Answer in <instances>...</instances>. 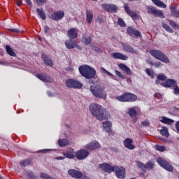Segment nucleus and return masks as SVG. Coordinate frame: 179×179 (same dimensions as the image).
<instances>
[{
	"instance_id": "1",
	"label": "nucleus",
	"mask_w": 179,
	"mask_h": 179,
	"mask_svg": "<svg viewBox=\"0 0 179 179\" xmlns=\"http://www.w3.org/2000/svg\"><path fill=\"white\" fill-rule=\"evenodd\" d=\"M89 110L91 114L96 117L98 121H103L108 118V111L101 106L96 103H92L89 106Z\"/></svg>"
},
{
	"instance_id": "2",
	"label": "nucleus",
	"mask_w": 179,
	"mask_h": 179,
	"mask_svg": "<svg viewBox=\"0 0 179 179\" xmlns=\"http://www.w3.org/2000/svg\"><path fill=\"white\" fill-rule=\"evenodd\" d=\"M78 70L81 76L85 79H94L96 78V70L90 66H80Z\"/></svg>"
},
{
	"instance_id": "3",
	"label": "nucleus",
	"mask_w": 179,
	"mask_h": 179,
	"mask_svg": "<svg viewBox=\"0 0 179 179\" xmlns=\"http://www.w3.org/2000/svg\"><path fill=\"white\" fill-rule=\"evenodd\" d=\"M90 90L94 97H97L98 99L107 98V92H106L104 87L100 85H91Z\"/></svg>"
},
{
	"instance_id": "4",
	"label": "nucleus",
	"mask_w": 179,
	"mask_h": 179,
	"mask_svg": "<svg viewBox=\"0 0 179 179\" xmlns=\"http://www.w3.org/2000/svg\"><path fill=\"white\" fill-rule=\"evenodd\" d=\"M115 99L120 103H134L138 100V96L131 92H124L115 96Z\"/></svg>"
},
{
	"instance_id": "5",
	"label": "nucleus",
	"mask_w": 179,
	"mask_h": 179,
	"mask_svg": "<svg viewBox=\"0 0 179 179\" xmlns=\"http://www.w3.org/2000/svg\"><path fill=\"white\" fill-rule=\"evenodd\" d=\"M150 54L152 57H154V58L159 59V61L164 64H170V59H169L167 55L159 50H150Z\"/></svg>"
},
{
	"instance_id": "6",
	"label": "nucleus",
	"mask_w": 179,
	"mask_h": 179,
	"mask_svg": "<svg viewBox=\"0 0 179 179\" xmlns=\"http://www.w3.org/2000/svg\"><path fill=\"white\" fill-rule=\"evenodd\" d=\"M147 13H148V15H152L155 17H161V19H164L165 17L164 13L162 10H157L152 6L147 7Z\"/></svg>"
},
{
	"instance_id": "7",
	"label": "nucleus",
	"mask_w": 179,
	"mask_h": 179,
	"mask_svg": "<svg viewBox=\"0 0 179 179\" xmlns=\"http://www.w3.org/2000/svg\"><path fill=\"white\" fill-rule=\"evenodd\" d=\"M157 163H158V164H159V166L162 167V169L166 170V171L171 172L173 171V170H174V167L173 166V165H171L170 162H167V160L162 157H159L157 159Z\"/></svg>"
},
{
	"instance_id": "8",
	"label": "nucleus",
	"mask_w": 179,
	"mask_h": 179,
	"mask_svg": "<svg viewBox=\"0 0 179 179\" xmlns=\"http://www.w3.org/2000/svg\"><path fill=\"white\" fill-rule=\"evenodd\" d=\"M66 86L70 89H81L83 84L77 80L68 79L66 81Z\"/></svg>"
},
{
	"instance_id": "9",
	"label": "nucleus",
	"mask_w": 179,
	"mask_h": 179,
	"mask_svg": "<svg viewBox=\"0 0 179 179\" xmlns=\"http://www.w3.org/2000/svg\"><path fill=\"white\" fill-rule=\"evenodd\" d=\"M75 155L77 160H85V159H87V157H89V155H90V152H89V150H87L85 148L78 150L75 152Z\"/></svg>"
},
{
	"instance_id": "10",
	"label": "nucleus",
	"mask_w": 179,
	"mask_h": 179,
	"mask_svg": "<svg viewBox=\"0 0 179 179\" xmlns=\"http://www.w3.org/2000/svg\"><path fill=\"white\" fill-rule=\"evenodd\" d=\"M136 165L143 173H146V170H152V169L155 167V164L150 161L148 162L146 164H144L140 161H137Z\"/></svg>"
},
{
	"instance_id": "11",
	"label": "nucleus",
	"mask_w": 179,
	"mask_h": 179,
	"mask_svg": "<svg viewBox=\"0 0 179 179\" xmlns=\"http://www.w3.org/2000/svg\"><path fill=\"white\" fill-rule=\"evenodd\" d=\"M68 173L71 177L73 178H77V179H89L86 176H83V173L82 171L75 170V169H69L68 171Z\"/></svg>"
},
{
	"instance_id": "12",
	"label": "nucleus",
	"mask_w": 179,
	"mask_h": 179,
	"mask_svg": "<svg viewBox=\"0 0 179 179\" xmlns=\"http://www.w3.org/2000/svg\"><path fill=\"white\" fill-rule=\"evenodd\" d=\"M124 9L128 16H130V17H131L133 20H139V15H138V13H136V12L129 9V5L128 4V3L124 4Z\"/></svg>"
},
{
	"instance_id": "13",
	"label": "nucleus",
	"mask_w": 179,
	"mask_h": 179,
	"mask_svg": "<svg viewBox=\"0 0 179 179\" xmlns=\"http://www.w3.org/2000/svg\"><path fill=\"white\" fill-rule=\"evenodd\" d=\"M65 45L68 50H73V48H77L78 50H82V47L78 44V41L75 39H71L65 41Z\"/></svg>"
},
{
	"instance_id": "14",
	"label": "nucleus",
	"mask_w": 179,
	"mask_h": 179,
	"mask_svg": "<svg viewBox=\"0 0 179 179\" xmlns=\"http://www.w3.org/2000/svg\"><path fill=\"white\" fill-rule=\"evenodd\" d=\"M102 8L108 13H117L118 7L115 4H110L107 3H102Z\"/></svg>"
},
{
	"instance_id": "15",
	"label": "nucleus",
	"mask_w": 179,
	"mask_h": 179,
	"mask_svg": "<svg viewBox=\"0 0 179 179\" xmlns=\"http://www.w3.org/2000/svg\"><path fill=\"white\" fill-rule=\"evenodd\" d=\"M64 16H65V12L60 10L55 11L53 13L50 14V19L52 20H55V22H58V20H62V19H64Z\"/></svg>"
},
{
	"instance_id": "16",
	"label": "nucleus",
	"mask_w": 179,
	"mask_h": 179,
	"mask_svg": "<svg viewBox=\"0 0 179 179\" xmlns=\"http://www.w3.org/2000/svg\"><path fill=\"white\" fill-rule=\"evenodd\" d=\"M115 173L117 178L124 179L125 178L126 172L124 166H115Z\"/></svg>"
},
{
	"instance_id": "17",
	"label": "nucleus",
	"mask_w": 179,
	"mask_h": 179,
	"mask_svg": "<svg viewBox=\"0 0 179 179\" xmlns=\"http://www.w3.org/2000/svg\"><path fill=\"white\" fill-rule=\"evenodd\" d=\"M101 145L96 141H93L92 142L87 144L85 147V149L87 150H97V149H100Z\"/></svg>"
},
{
	"instance_id": "18",
	"label": "nucleus",
	"mask_w": 179,
	"mask_h": 179,
	"mask_svg": "<svg viewBox=\"0 0 179 179\" xmlns=\"http://www.w3.org/2000/svg\"><path fill=\"white\" fill-rule=\"evenodd\" d=\"M103 127L106 130V132L112 136H114V131L111 127H113V123L110 121H106L102 123Z\"/></svg>"
},
{
	"instance_id": "19",
	"label": "nucleus",
	"mask_w": 179,
	"mask_h": 179,
	"mask_svg": "<svg viewBox=\"0 0 179 179\" xmlns=\"http://www.w3.org/2000/svg\"><path fill=\"white\" fill-rule=\"evenodd\" d=\"M127 33L129 36L131 37H141L142 36V34H141V31L136 30L134 27H129L127 29Z\"/></svg>"
},
{
	"instance_id": "20",
	"label": "nucleus",
	"mask_w": 179,
	"mask_h": 179,
	"mask_svg": "<svg viewBox=\"0 0 179 179\" xmlns=\"http://www.w3.org/2000/svg\"><path fill=\"white\" fill-rule=\"evenodd\" d=\"M122 47L126 52H129L130 54H136L138 52V51L129 43H122Z\"/></svg>"
},
{
	"instance_id": "21",
	"label": "nucleus",
	"mask_w": 179,
	"mask_h": 179,
	"mask_svg": "<svg viewBox=\"0 0 179 179\" xmlns=\"http://www.w3.org/2000/svg\"><path fill=\"white\" fill-rule=\"evenodd\" d=\"M177 85V81L174 79H167L166 82L161 83L163 87H174Z\"/></svg>"
},
{
	"instance_id": "22",
	"label": "nucleus",
	"mask_w": 179,
	"mask_h": 179,
	"mask_svg": "<svg viewBox=\"0 0 179 179\" xmlns=\"http://www.w3.org/2000/svg\"><path fill=\"white\" fill-rule=\"evenodd\" d=\"M111 57L114 59H120L121 61H127L128 59V56L118 52L113 53Z\"/></svg>"
},
{
	"instance_id": "23",
	"label": "nucleus",
	"mask_w": 179,
	"mask_h": 179,
	"mask_svg": "<svg viewBox=\"0 0 179 179\" xmlns=\"http://www.w3.org/2000/svg\"><path fill=\"white\" fill-rule=\"evenodd\" d=\"M99 167L102 169V170H104L106 173H113V171L115 170V166H112L108 164H99Z\"/></svg>"
},
{
	"instance_id": "24",
	"label": "nucleus",
	"mask_w": 179,
	"mask_h": 179,
	"mask_svg": "<svg viewBox=\"0 0 179 179\" xmlns=\"http://www.w3.org/2000/svg\"><path fill=\"white\" fill-rule=\"evenodd\" d=\"M128 114L131 118H133L132 122L133 124H136V121H138V117H136L137 112L136 110L134 108H129L128 109Z\"/></svg>"
},
{
	"instance_id": "25",
	"label": "nucleus",
	"mask_w": 179,
	"mask_h": 179,
	"mask_svg": "<svg viewBox=\"0 0 179 179\" xmlns=\"http://www.w3.org/2000/svg\"><path fill=\"white\" fill-rule=\"evenodd\" d=\"M124 148H127V149H129V150H134L135 149V145L132 143H134V140L131 138H126L124 142Z\"/></svg>"
},
{
	"instance_id": "26",
	"label": "nucleus",
	"mask_w": 179,
	"mask_h": 179,
	"mask_svg": "<svg viewBox=\"0 0 179 179\" xmlns=\"http://www.w3.org/2000/svg\"><path fill=\"white\" fill-rule=\"evenodd\" d=\"M36 78L40 79V80H42V82H45L46 83H51V82H52V79H51L50 76H47V74L38 73L36 74Z\"/></svg>"
},
{
	"instance_id": "27",
	"label": "nucleus",
	"mask_w": 179,
	"mask_h": 179,
	"mask_svg": "<svg viewBox=\"0 0 179 179\" xmlns=\"http://www.w3.org/2000/svg\"><path fill=\"white\" fill-rule=\"evenodd\" d=\"M67 36L69 38L75 40L78 38V30L75 28H71L67 31Z\"/></svg>"
},
{
	"instance_id": "28",
	"label": "nucleus",
	"mask_w": 179,
	"mask_h": 179,
	"mask_svg": "<svg viewBox=\"0 0 179 179\" xmlns=\"http://www.w3.org/2000/svg\"><path fill=\"white\" fill-rule=\"evenodd\" d=\"M63 155L65 156L66 159H75V150H73V148H70L66 151L64 152Z\"/></svg>"
},
{
	"instance_id": "29",
	"label": "nucleus",
	"mask_w": 179,
	"mask_h": 179,
	"mask_svg": "<svg viewBox=\"0 0 179 179\" xmlns=\"http://www.w3.org/2000/svg\"><path fill=\"white\" fill-rule=\"evenodd\" d=\"M119 68L121 71H124L126 75L131 76L132 75V71L131 69L128 67L125 64L121 63L119 64Z\"/></svg>"
},
{
	"instance_id": "30",
	"label": "nucleus",
	"mask_w": 179,
	"mask_h": 179,
	"mask_svg": "<svg viewBox=\"0 0 179 179\" xmlns=\"http://www.w3.org/2000/svg\"><path fill=\"white\" fill-rule=\"evenodd\" d=\"M160 122H162V124H166L167 125H173V124H174V120L166 116H162L161 117Z\"/></svg>"
},
{
	"instance_id": "31",
	"label": "nucleus",
	"mask_w": 179,
	"mask_h": 179,
	"mask_svg": "<svg viewBox=\"0 0 179 179\" xmlns=\"http://www.w3.org/2000/svg\"><path fill=\"white\" fill-rule=\"evenodd\" d=\"M36 13L38 16H39V17L42 19V20H45V19H47V15H45V12H44V10L42 8H37Z\"/></svg>"
},
{
	"instance_id": "32",
	"label": "nucleus",
	"mask_w": 179,
	"mask_h": 179,
	"mask_svg": "<svg viewBox=\"0 0 179 179\" xmlns=\"http://www.w3.org/2000/svg\"><path fill=\"white\" fill-rule=\"evenodd\" d=\"M86 20L87 22L90 24L92 23V21L93 20V11L90 10H86Z\"/></svg>"
},
{
	"instance_id": "33",
	"label": "nucleus",
	"mask_w": 179,
	"mask_h": 179,
	"mask_svg": "<svg viewBox=\"0 0 179 179\" xmlns=\"http://www.w3.org/2000/svg\"><path fill=\"white\" fill-rule=\"evenodd\" d=\"M82 43L85 44V45H89L90 43H92V37L88 36H83L82 37Z\"/></svg>"
},
{
	"instance_id": "34",
	"label": "nucleus",
	"mask_w": 179,
	"mask_h": 179,
	"mask_svg": "<svg viewBox=\"0 0 179 179\" xmlns=\"http://www.w3.org/2000/svg\"><path fill=\"white\" fill-rule=\"evenodd\" d=\"M6 51L8 55L10 57H16V53L13 51V49L8 45H6Z\"/></svg>"
},
{
	"instance_id": "35",
	"label": "nucleus",
	"mask_w": 179,
	"mask_h": 179,
	"mask_svg": "<svg viewBox=\"0 0 179 179\" xmlns=\"http://www.w3.org/2000/svg\"><path fill=\"white\" fill-rule=\"evenodd\" d=\"M159 132L162 135V136H165L166 138H169V136L170 135L169 134V129H167V127L164 126L162 127V129Z\"/></svg>"
},
{
	"instance_id": "36",
	"label": "nucleus",
	"mask_w": 179,
	"mask_h": 179,
	"mask_svg": "<svg viewBox=\"0 0 179 179\" xmlns=\"http://www.w3.org/2000/svg\"><path fill=\"white\" fill-rule=\"evenodd\" d=\"M58 143L59 146H60L61 148H64L69 145V141H68L67 139H59Z\"/></svg>"
},
{
	"instance_id": "37",
	"label": "nucleus",
	"mask_w": 179,
	"mask_h": 179,
	"mask_svg": "<svg viewBox=\"0 0 179 179\" xmlns=\"http://www.w3.org/2000/svg\"><path fill=\"white\" fill-rule=\"evenodd\" d=\"M43 62L47 65V66H52L54 65V63H52L51 59L47 56L43 57Z\"/></svg>"
},
{
	"instance_id": "38",
	"label": "nucleus",
	"mask_w": 179,
	"mask_h": 179,
	"mask_svg": "<svg viewBox=\"0 0 179 179\" xmlns=\"http://www.w3.org/2000/svg\"><path fill=\"white\" fill-rule=\"evenodd\" d=\"M162 26L164 29H165L166 31H168V33H174V30L173 29V28L170 27L169 24L162 22Z\"/></svg>"
},
{
	"instance_id": "39",
	"label": "nucleus",
	"mask_w": 179,
	"mask_h": 179,
	"mask_svg": "<svg viewBox=\"0 0 179 179\" xmlns=\"http://www.w3.org/2000/svg\"><path fill=\"white\" fill-rule=\"evenodd\" d=\"M30 164H31V161H30V159H25L20 162V166H22V167H26L30 166Z\"/></svg>"
},
{
	"instance_id": "40",
	"label": "nucleus",
	"mask_w": 179,
	"mask_h": 179,
	"mask_svg": "<svg viewBox=\"0 0 179 179\" xmlns=\"http://www.w3.org/2000/svg\"><path fill=\"white\" fill-rule=\"evenodd\" d=\"M145 73H147V75H148V76L151 77L152 79L155 78V71H153V70L150 69H146Z\"/></svg>"
},
{
	"instance_id": "41",
	"label": "nucleus",
	"mask_w": 179,
	"mask_h": 179,
	"mask_svg": "<svg viewBox=\"0 0 179 179\" xmlns=\"http://www.w3.org/2000/svg\"><path fill=\"white\" fill-rule=\"evenodd\" d=\"M169 24L173 29H179V24H177L174 20H169Z\"/></svg>"
},
{
	"instance_id": "42",
	"label": "nucleus",
	"mask_w": 179,
	"mask_h": 179,
	"mask_svg": "<svg viewBox=\"0 0 179 179\" xmlns=\"http://www.w3.org/2000/svg\"><path fill=\"white\" fill-rule=\"evenodd\" d=\"M155 149L158 152H164L166 150V147L164 145H155Z\"/></svg>"
},
{
	"instance_id": "43",
	"label": "nucleus",
	"mask_w": 179,
	"mask_h": 179,
	"mask_svg": "<svg viewBox=\"0 0 179 179\" xmlns=\"http://www.w3.org/2000/svg\"><path fill=\"white\" fill-rule=\"evenodd\" d=\"M101 71L108 76H110V78H113L114 75L113 73H110L108 71H107L104 67H101Z\"/></svg>"
},
{
	"instance_id": "44",
	"label": "nucleus",
	"mask_w": 179,
	"mask_h": 179,
	"mask_svg": "<svg viewBox=\"0 0 179 179\" xmlns=\"http://www.w3.org/2000/svg\"><path fill=\"white\" fill-rule=\"evenodd\" d=\"M117 24L120 27H126L127 24H125V22H124V20L122 18H118L117 20Z\"/></svg>"
},
{
	"instance_id": "45",
	"label": "nucleus",
	"mask_w": 179,
	"mask_h": 179,
	"mask_svg": "<svg viewBox=\"0 0 179 179\" xmlns=\"http://www.w3.org/2000/svg\"><path fill=\"white\" fill-rule=\"evenodd\" d=\"M155 5H157V6H159V8H167V6L163 1H160V0L158 2L155 3Z\"/></svg>"
},
{
	"instance_id": "46",
	"label": "nucleus",
	"mask_w": 179,
	"mask_h": 179,
	"mask_svg": "<svg viewBox=\"0 0 179 179\" xmlns=\"http://www.w3.org/2000/svg\"><path fill=\"white\" fill-rule=\"evenodd\" d=\"M157 79L158 80H167V77L164 74L161 73L157 76Z\"/></svg>"
},
{
	"instance_id": "47",
	"label": "nucleus",
	"mask_w": 179,
	"mask_h": 179,
	"mask_svg": "<svg viewBox=\"0 0 179 179\" xmlns=\"http://www.w3.org/2000/svg\"><path fill=\"white\" fill-rule=\"evenodd\" d=\"M115 75H117L118 76V78H120V79H125V77L124 76V75H122V73H121V72L118 71V70H115Z\"/></svg>"
},
{
	"instance_id": "48",
	"label": "nucleus",
	"mask_w": 179,
	"mask_h": 179,
	"mask_svg": "<svg viewBox=\"0 0 179 179\" xmlns=\"http://www.w3.org/2000/svg\"><path fill=\"white\" fill-rule=\"evenodd\" d=\"M44 3H47V0H36V5H38V6L44 5Z\"/></svg>"
},
{
	"instance_id": "49",
	"label": "nucleus",
	"mask_w": 179,
	"mask_h": 179,
	"mask_svg": "<svg viewBox=\"0 0 179 179\" xmlns=\"http://www.w3.org/2000/svg\"><path fill=\"white\" fill-rule=\"evenodd\" d=\"M173 93L176 95L179 94V87H178V85H177V84L173 87Z\"/></svg>"
},
{
	"instance_id": "50",
	"label": "nucleus",
	"mask_w": 179,
	"mask_h": 179,
	"mask_svg": "<svg viewBox=\"0 0 179 179\" xmlns=\"http://www.w3.org/2000/svg\"><path fill=\"white\" fill-rule=\"evenodd\" d=\"M94 51H95V52H97L98 54H101V52H103L101 48L97 46H94Z\"/></svg>"
},
{
	"instance_id": "51",
	"label": "nucleus",
	"mask_w": 179,
	"mask_h": 179,
	"mask_svg": "<svg viewBox=\"0 0 179 179\" xmlns=\"http://www.w3.org/2000/svg\"><path fill=\"white\" fill-rule=\"evenodd\" d=\"M154 66L155 68H162V66H163V64H162V62H155Z\"/></svg>"
},
{
	"instance_id": "52",
	"label": "nucleus",
	"mask_w": 179,
	"mask_h": 179,
	"mask_svg": "<svg viewBox=\"0 0 179 179\" xmlns=\"http://www.w3.org/2000/svg\"><path fill=\"white\" fill-rule=\"evenodd\" d=\"M141 124L143 127H149V125H150V122H148V120H145L141 122Z\"/></svg>"
},
{
	"instance_id": "53",
	"label": "nucleus",
	"mask_w": 179,
	"mask_h": 179,
	"mask_svg": "<svg viewBox=\"0 0 179 179\" xmlns=\"http://www.w3.org/2000/svg\"><path fill=\"white\" fill-rule=\"evenodd\" d=\"M8 31H11L12 33H20V31L17 29H8Z\"/></svg>"
},
{
	"instance_id": "54",
	"label": "nucleus",
	"mask_w": 179,
	"mask_h": 179,
	"mask_svg": "<svg viewBox=\"0 0 179 179\" xmlns=\"http://www.w3.org/2000/svg\"><path fill=\"white\" fill-rule=\"evenodd\" d=\"M28 178L29 179H36V176H34V174L33 173L28 174Z\"/></svg>"
},
{
	"instance_id": "55",
	"label": "nucleus",
	"mask_w": 179,
	"mask_h": 179,
	"mask_svg": "<svg viewBox=\"0 0 179 179\" xmlns=\"http://www.w3.org/2000/svg\"><path fill=\"white\" fill-rule=\"evenodd\" d=\"M26 3H27V5H29V6H30L31 8L33 7V3H31V0H25Z\"/></svg>"
},
{
	"instance_id": "56",
	"label": "nucleus",
	"mask_w": 179,
	"mask_h": 179,
	"mask_svg": "<svg viewBox=\"0 0 179 179\" xmlns=\"http://www.w3.org/2000/svg\"><path fill=\"white\" fill-rule=\"evenodd\" d=\"M155 99H162V96L160 93H156L155 94Z\"/></svg>"
},
{
	"instance_id": "57",
	"label": "nucleus",
	"mask_w": 179,
	"mask_h": 179,
	"mask_svg": "<svg viewBox=\"0 0 179 179\" xmlns=\"http://www.w3.org/2000/svg\"><path fill=\"white\" fill-rule=\"evenodd\" d=\"M15 2L17 3V6H22V1L20 0H15Z\"/></svg>"
},
{
	"instance_id": "58",
	"label": "nucleus",
	"mask_w": 179,
	"mask_h": 179,
	"mask_svg": "<svg viewBox=\"0 0 179 179\" xmlns=\"http://www.w3.org/2000/svg\"><path fill=\"white\" fill-rule=\"evenodd\" d=\"M110 150L114 152L115 153H117L118 152V148H115V147H111Z\"/></svg>"
},
{
	"instance_id": "59",
	"label": "nucleus",
	"mask_w": 179,
	"mask_h": 179,
	"mask_svg": "<svg viewBox=\"0 0 179 179\" xmlns=\"http://www.w3.org/2000/svg\"><path fill=\"white\" fill-rule=\"evenodd\" d=\"M48 30H50V28L48 26H45L44 27L45 33H48Z\"/></svg>"
},
{
	"instance_id": "60",
	"label": "nucleus",
	"mask_w": 179,
	"mask_h": 179,
	"mask_svg": "<svg viewBox=\"0 0 179 179\" xmlns=\"http://www.w3.org/2000/svg\"><path fill=\"white\" fill-rule=\"evenodd\" d=\"M148 64L150 66H155V62H153V60L148 62Z\"/></svg>"
},
{
	"instance_id": "61",
	"label": "nucleus",
	"mask_w": 179,
	"mask_h": 179,
	"mask_svg": "<svg viewBox=\"0 0 179 179\" xmlns=\"http://www.w3.org/2000/svg\"><path fill=\"white\" fill-rule=\"evenodd\" d=\"M49 149H44V150H41V152H42V153H47V152H50Z\"/></svg>"
},
{
	"instance_id": "62",
	"label": "nucleus",
	"mask_w": 179,
	"mask_h": 179,
	"mask_svg": "<svg viewBox=\"0 0 179 179\" xmlns=\"http://www.w3.org/2000/svg\"><path fill=\"white\" fill-rule=\"evenodd\" d=\"M65 157H56V160H64Z\"/></svg>"
},
{
	"instance_id": "63",
	"label": "nucleus",
	"mask_w": 179,
	"mask_h": 179,
	"mask_svg": "<svg viewBox=\"0 0 179 179\" xmlns=\"http://www.w3.org/2000/svg\"><path fill=\"white\" fill-rule=\"evenodd\" d=\"M173 111H176V113H179V108H177L176 106L173 107Z\"/></svg>"
},
{
	"instance_id": "64",
	"label": "nucleus",
	"mask_w": 179,
	"mask_h": 179,
	"mask_svg": "<svg viewBox=\"0 0 179 179\" xmlns=\"http://www.w3.org/2000/svg\"><path fill=\"white\" fill-rule=\"evenodd\" d=\"M159 83H160V80L157 79V80H155V84H156V85H159Z\"/></svg>"
}]
</instances>
